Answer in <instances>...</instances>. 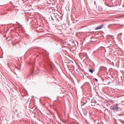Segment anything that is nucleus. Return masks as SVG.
Instances as JSON below:
<instances>
[{"label": "nucleus", "mask_w": 124, "mask_h": 124, "mask_svg": "<svg viewBox=\"0 0 124 124\" xmlns=\"http://www.w3.org/2000/svg\"><path fill=\"white\" fill-rule=\"evenodd\" d=\"M120 104H116L115 105H113L110 107V108L112 110L116 111H117L119 108L117 107Z\"/></svg>", "instance_id": "nucleus-1"}, {"label": "nucleus", "mask_w": 124, "mask_h": 124, "mask_svg": "<svg viewBox=\"0 0 124 124\" xmlns=\"http://www.w3.org/2000/svg\"><path fill=\"white\" fill-rule=\"evenodd\" d=\"M104 25L103 24H101L100 25L98 26L97 27H96L95 29V30H97L101 29L104 26Z\"/></svg>", "instance_id": "nucleus-2"}, {"label": "nucleus", "mask_w": 124, "mask_h": 124, "mask_svg": "<svg viewBox=\"0 0 124 124\" xmlns=\"http://www.w3.org/2000/svg\"><path fill=\"white\" fill-rule=\"evenodd\" d=\"M70 45L71 46H76V45L75 44L74 42L73 41H72L71 43L70 44Z\"/></svg>", "instance_id": "nucleus-3"}, {"label": "nucleus", "mask_w": 124, "mask_h": 124, "mask_svg": "<svg viewBox=\"0 0 124 124\" xmlns=\"http://www.w3.org/2000/svg\"><path fill=\"white\" fill-rule=\"evenodd\" d=\"M89 71L92 73L94 71V70H93L91 69H89Z\"/></svg>", "instance_id": "nucleus-4"}, {"label": "nucleus", "mask_w": 124, "mask_h": 124, "mask_svg": "<svg viewBox=\"0 0 124 124\" xmlns=\"http://www.w3.org/2000/svg\"><path fill=\"white\" fill-rule=\"evenodd\" d=\"M86 104L85 103H84L82 104L81 105V106H84L85 104Z\"/></svg>", "instance_id": "nucleus-5"}, {"label": "nucleus", "mask_w": 124, "mask_h": 124, "mask_svg": "<svg viewBox=\"0 0 124 124\" xmlns=\"http://www.w3.org/2000/svg\"><path fill=\"white\" fill-rule=\"evenodd\" d=\"M10 64H8V67H10Z\"/></svg>", "instance_id": "nucleus-6"}, {"label": "nucleus", "mask_w": 124, "mask_h": 124, "mask_svg": "<svg viewBox=\"0 0 124 124\" xmlns=\"http://www.w3.org/2000/svg\"><path fill=\"white\" fill-rule=\"evenodd\" d=\"M49 106L51 107H52L53 106L51 105V104L49 105Z\"/></svg>", "instance_id": "nucleus-7"}, {"label": "nucleus", "mask_w": 124, "mask_h": 124, "mask_svg": "<svg viewBox=\"0 0 124 124\" xmlns=\"http://www.w3.org/2000/svg\"><path fill=\"white\" fill-rule=\"evenodd\" d=\"M95 80L96 81H98V80L96 78H95Z\"/></svg>", "instance_id": "nucleus-8"}, {"label": "nucleus", "mask_w": 124, "mask_h": 124, "mask_svg": "<svg viewBox=\"0 0 124 124\" xmlns=\"http://www.w3.org/2000/svg\"><path fill=\"white\" fill-rule=\"evenodd\" d=\"M52 19L53 20H54V19L52 18Z\"/></svg>", "instance_id": "nucleus-9"}, {"label": "nucleus", "mask_w": 124, "mask_h": 124, "mask_svg": "<svg viewBox=\"0 0 124 124\" xmlns=\"http://www.w3.org/2000/svg\"><path fill=\"white\" fill-rule=\"evenodd\" d=\"M94 3H95H95H96V2H95V1H94Z\"/></svg>", "instance_id": "nucleus-10"}]
</instances>
